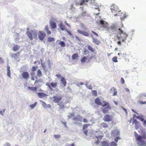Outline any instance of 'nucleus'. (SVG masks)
Segmentation results:
<instances>
[{
    "instance_id": "1",
    "label": "nucleus",
    "mask_w": 146,
    "mask_h": 146,
    "mask_svg": "<svg viewBox=\"0 0 146 146\" xmlns=\"http://www.w3.org/2000/svg\"><path fill=\"white\" fill-rule=\"evenodd\" d=\"M94 0H79L78 2H76V5H82L85 2H89V3L91 7L92 8H94L96 9H98L99 11V9L98 5H97V4L95 3Z\"/></svg>"
},
{
    "instance_id": "2",
    "label": "nucleus",
    "mask_w": 146,
    "mask_h": 146,
    "mask_svg": "<svg viewBox=\"0 0 146 146\" xmlns=\"http://www.w3.org/2000/svg\"><path fill=\"white\" fill-rule=\"evenodd\" d=\"M82 117L79 115H77L75 117H73V120L75 121L74 123V124L78 125H82V124L81 122L82 121Z\"/></svg>"
},
{
    "instance_id": "3",
    "label": "nucleus",
    "mask_w": 146,
    "mask_h": 146,
    "mask_svg": "<svg viewBox=\"0 0 146 146\" xmlns=\"http://www.w3.org/2000/svg\"><path fill=\"white\" fill-rule=\"evenodd\" d=\"M27 35L31 40H32L33 38L35 39L37 38L36 33L35 30L27 31Z\"/></svg>"
},
{
    "instance_id": "4",
    "label": "nucleus",
    "mask_w": 146,
    "mask_h": 146,
    "mask_svg": "<svg viewBox=\"0 0 146 146\" xmlns=\"http://www.w3.org/2000/svg\"><path fill=\"white\" fill-rule=\"evenodd\" d=\"M53 101L56 103H58L62 100V98L59 94H56V95L53 97Z\"/></svg>"
},
{
    "instance_id": "5",
    "label": "nucleus",
    "mask_w": 146,
    "mask_h": 146,
    "mask_svg": "<svg viewBox=\"0 0 146 146\" xmlns=\"http://www.w3.org/2000/svg\"><path fill=\"white\" fill-rule=\"evenodd\" d=\"M46 36V34L44 32L40 31L38 35V37L40 40H43Z\"/></svg>"
},
{
    "instance_id": "6",
    "label": "nucleus",
    "mask_w": 146,
    "mask_h": 146,
    "mask_svg": "<svg viewBox=\"0 0 146 146\" xmlns=\"http://www.w3.org/2000/svg\"><path fill=\"white\" fill-rule=\"evenodd\" d=\"M23 78L25 80H27L29 77V75L27 72L25 71L23 72L22 74Z\"/></svg>"
},
{
    "instance_id": "7",
    "label": "nucleus",
    "mask_w": 146,
    "mask_h": 146,
    "mask_svg": "<svg viewBox=\"0 0 146 146\" xmlns=\"http://www.w3.org/2000/svg\"><path fill=\"white\" fill-rule=\"evenodd\" d=\"M77 32L80 34H82L85 36H89L88 33L85 31H82L80 29H78L77 30Z\"/></svg>"
},
{
    "instance_id": "8",
    "label": "nucleus",
    "mask_w": 146,
    "mask_h": 146,
    "mask_svg": "<svg viewBox=\"0 0 146 146\" xmlns=\"http://www.w3.org/2000/svg\"><path fill=\"white\" fill-rule=\"evenodd\" d=\"M50 26L52 29H54L56 27V23L53 21H50L49 22Z\"/></svg>"
},
{
    "instance_id": "9",
    "label": "nucleus",
    "mask_w": 146,
    "mask_h": 146,
    "mask_svg": "<svg viewBox=\"0 0 146 146\" xmlns=\"http://www.w3.org/2000/svg\"><path fill=\"white\" fill-rule=\"evenodd\" d=\"M41 64L43 68L44 72L45 73H46L48 71V69L46 67V66L45 64V63L44 62L43 63L42 61L41 62Z\"/></svg>"
},
{
    "instance_id": "10",
    "label": "nucleus",
    "mask_w": 146,
    "mask_h": 146,
    "mask_svg": "<svg viewBox=\"0 0 146 146\" xmlns=\"http://www.w3.org/2000/svg\"><path fill=\"white\" fill-rule=\"evenodd\" d=\"M38 96L40 98H43L44 97H46L47 95L45 93H37Z\"/></svg>"
},
{
    "instance_id": "11",
    "label": "nucleus",
    "mask_w": 146,
    "mask_h": 146,
    "mask_svg": "<svg viewBox=\"0 0 146 146\" xmlns=\"http://www.w3.org/2000/svg\"><path fill=\"white\" fill-rule=\"evenodd\" d=\"M61 83H60L61 84H62L64 86H66V80L64 77H62L60 80Z\"/></svg>"
},
{
    "instance_id": "12",
    "label": "nucleus",
    "mask_w": 146,
    "mask_h": 146,
    "mask_svg": "<svg viewBox=\"0 0 146 146\" xmlns=\"http://www.w3.org/2000/svg\"><path fill=\"white\" fill-rule=\"evenodd\" d=\"M95 140L96 141L95 142V144L98 145L100 142V136H96L95 138Z\"/></svg>"
},
{
    "instance_id": "13",
    "label": "nucleus",
    "mask_w": 146,
    "mask_h": 146,
    "mask_svg": "<svg viewBox=\"0 0 146 146\" xmlns=\"http://www.w3.org/2000/svg\"><path fill=\"white\" fill-rule=\"evenodd\" d=\"M64 104L62 102H60L58 104V105L60 109H62L64 108V107L66 108L67 107L66 105H64Z\"/></svg>"
},
{
    "instance_id": "14",
    "label": "nucleus",
    "mask_w": 146,
    "mask_h": 146,
    "mask_svg": "<svg viewBox=\"0 0 146 146\" xmlns=\"http://www.w3.org/2000/svg\"><path fill=\"white\" fill-rule=\"evenodd\" d=\"M10 67L9 65L7 66V76L11 78V74H10Z\"/></svg>"
},
{
    "instance_id": "15",
    "label": "nucleus",
    "mask_w": 146,
    "mask_h": 146,
    "mask_svg": "<svg viewBox=\"0 0 146 146\" xmlns=\"http://www.w3.org/2000/svg\"><path fill=\"white\" fill-rule=\"evenodd\" d=\"M58 26L60 27L61 30L64 31L65 29L64 26L62 24L61 21L60 22V23L58 25Z\"/></svg>"
},
{
    "instance_id": "16",
    "label": "nucleus",
    "mask_w": 146,
    "mask_h": 146,
    "mask_svg": "<svg viewBox=\"0 0 146 146\" xmlns=\"http://www.w3.org/2000/svg\"><path fill=\"white\" fill-rule=\"evenodd\" d=\"M20 48V46L19 45H16L14 46L13 47V49L14 51L16 52Z\"/></svg>"
},
{
    "instance_id": "17",
    "label": "nucleus",
    "mask_w": 146,
    "mask_h": 146,
    "mask_svg": "<svg viewBox=\"0 0 146 146\" xmlns=\"http://www.w3.org/2000/svg\"><path fill=\"white\" fill-rule=\"evenodd\" d=\"M46 63H47L48 66V67H49V69H51V66L52 64V63L50 62V60L48 59L46 61Z\"/></svg>"
},
{
    "instance_id": "18",
    "label": "nucleus",
    "mask_w": 146,
    "mask_h": 146,
    "mask_svg": "<svg viewBox=\"0 0 146 146\" xmlns=\"http://www.w3.org/2000/svg\"><path fill=\"white\" fill-rule=\"evenodd\" d=\"M37 75L38 77H40L42 76V72L40 69H38L37 70Z\"/></svg>"
},
{
    "instance_id": "19",
    "label": "nucleus",
    "mask_w": 146,
    "mask_h": 146,
    "mask_svg": "<svg viewBox=\"0 0 146 146\" xmlns=\"http://www.w3.org/2000/svg\"><path fill=\"white\" fill-rule=\"evenodd\" d=\"M95 102L96 104L98 105H100V99L98 98H96L95 99Z\"/></svg>"
},
{
    "instance_id": "20",
    "label": "nucleus",
    "mask_w": 146,
    "mask_h": 146,
    "mask_svg": "<svg viewBox=\"0 0 146 146\" xmlns=\"http://www.w3.org/2000/svg\"><path fill=\"white\" fill-rule=\"evenodd\" d=\"M93 42L97 44H98L100 43V41L97 39L92 38Z\"/></svg>"
},
{
    "instance_id": "21",
    "label": "nucleus",
    "mask_w": 146,
    "mask_h": 146,
    "mask_svg": "<svg viewBox=\"0 0 146 146\" xmlns=\"http://www.w3.org/2000/svg\"><path fill=\"white\" fill-rule=\"evenodd\" d=\"M57 83L56 82L54 83L51 82L50 83V86L53 88H55L57 87Z\"/></svg>"
},
{
    "instance_id": "22",
    "label": "nucleus",
    "mask_w": 146,
    "mask_h": 146,
    "mask_svg": "<svg viewBox=\"0 0 146 146\" xmlns=\"http://www.w3.org/2000/svg\"><path fill=\"white\" fill-rule=\"evenodd\" d=\"M89 57V56H84L81 59V61L82 62H85L86 60Z\"/></svg>"
},
{
    "instance_id": "23",
    "label": "nucleus",
    "mask_w": 146,
    "mask_h": 146,
    "mask_svg": "<svg viewBox=\"0 0 146 146\" xmlns=\"http://www.w3.org/2000/svg\"><path fill=\"white\" fill-rule=\"evenodd\" d=\"M11 56L12 58H15V59L17 60V58L18 56L16 53L12 54H11Z\"/></svg>"
},
{
    "instance_id": "24",
    "label": "nucleus",
    "mask_w": 146,
    "mask_h": 146,
    "mask_svg": "<svg viewBox=\"0 0 146 146\" xmlns=\"http://www.w3.org/2000/svg\"><path fill=\"white\" fill-rule=\"evenodd\" d=\"M55 41L54 39L52 37H49L48 38L47 41L48 42H51L54 41Z\"/></svg>"
},
{
    "instance_id": "25",
    "label": "nucleus",
    "mask_w": 146,
    "mask_h": 146,
    "mask_svg": "<svg viewBox=\"0 0 146 146\" xmlns=\"http://www.w3.org/2000/svg\"><path fill=\"white\" fill-rule=\"evenodd\" d=\"M74 116V113H69V115H68V119H70L72 117Z\"/></svg>"
},
{
    "instance_id": "26",
    "label": "nucleus",
    "mask_w": 146,
    "mask_h": 146,
    "mask_svg": "<svg viewBox=\"0 0 146 146\" xmlns=\"http://www.w3.org/2000/svg\"><path fill=\"white\" fill-rule=\"evenodd\" d=\"M59 44L62 47H64L65 46V44L64 42L61 41L59 43Z\"/></svg>"
},
{
    "instance_id": "27",
    "label": "nucleus",
    "mask_w": 146,
    "mask_h": 146,
    "mask_svg": "<svg viewBox=\"0 0 146 146\" xmlns=\"http://www.w3.org/2000/svg\"><path fill=\"white\" fill-rule=\"evenodd\" d=\"M37 104V102H35L33 104L31 105L30 106L32 109H33L36 106Z\"/></svg>"
},
{
    "instance_id": "28",
    "label": "nucleus",
    "mask_w": 146,
    "mask_h": 146,
    "mask_svg": "<svg viewBox=\"0 0 146 146\" xmlns=\"http://www.w3.org/2000/svg\"><path fill=\"white\" fill-rule=\"evenodd\" d=\"M70 101L69 100H67L65 102L64 104L65 105L66 104H68L67 105V107H69L70 106V105L69 104H70Z\"/></svg>"
},
{
    "instance_id": "29",
    "label": "nucleus",
    "mask_w": 146,
    "mask_h": 146,
    "mask_svg": "<svg viewBox=\"0 0 146 146\" xmlns=\"http://www.w3.org/2000/svg\"><path fill=\"white\" fill-rule=\"evenodd\" d=\"M88 49L90 50L92 52H94V49L92 47L90 46H88Z\"/></svg>"
},
{
    "instance_id": "30",
    "label": "nucleus",
    "mask_w": 146,
    "mask_h": 146,
    "mask_svg": "<svg viewBox=\"0 0 146 146\" xmlns=\"http://www.w3.org/2000/svg\"><path fill=\"white\" fill-rule=\"evenodd\" d=\"M46 85L48 86L49 88L51 90L53 91V90L52 88L50 86V84L49 83L47 82L46 83Z\"/></svg>"
},
{
    "instance_id": "31",
    "label": "nucleus",
    "mask_w": 146,
    "mask_h": 146,
    "mask_svg": "<svg viewBox=\"0 0 146 146\" xmlns=\"http://www.w3.org/2000/svg\"><path fill=\"white\" fill-rule=\"evenodd\" d=\"M92 92L93 95L94 96H97V92L96 90H92Z\"/></svg>"
},
{
    "instance_id": "32",
    "label": "nucleus",
    "mask_w": 146,
    "mask_h": 146,
    "mask_svg": "<svg viewBox=\"0 0 146 146\" xmlns=\"http://www.w3.org/2000/svg\"><path fill=\"white\" fill-rule=\"evenodd\" d=\"M80 25L81 27L83 28L85 30H87V28L83 24H80Z\"/></svg>"
},
{
    "instance_id": "33",
    "label": "nucleus",
    "mask_w": 146,
    "mask_h": 146,
    "mask_svg": "<svg viewBox=\"0 0 146 146\" xmlns=\"http://www.w3.org/2000/svg\"><path fill=\"white\" fill-rule=\"evenodd\" d=\"M40 101L41 102V104L42 105V106L43 108H44L46 104L44 101L42 100H40Z\"/></svg>"
},
{
    "instance_id": "34",
    "label": "nucleus",
    "mask_w": 146,
    "mask_h": 146,
    "mask_svg": "<svg viewBox=\"0 0 146 146\" xmlns=\"http://www.w3.org/2000/svg\"><path fill=\"white\" fill-rule=\"evenodd\" d=\"M90 125V124H85L83 126V130H84L85 129L87 128L88 126H89Z\"/></svg>"
},
{
    "instance_id": "35",
    "label": "nucleus",
    "mask_w": 146,
    "mask_h": 146,
    "mask_svg": "<svg viewBox=\"0 0 146 146\" xmlns=\"http://www.w3.org/2000/svg\"><path fill=\"white\" fill-rule=\"evenodd\" d=\"M51 108V105L49 104H46L45 105V106L44 108L47 109V108Z\"/></svg>"
},
{
    "instance_id": "36",
    "label": "nucleus",
    "mask_w": 146,
    "mask_h": 146,
    "mask_svg": "<svg viewBox=\"0 0 146 146\" xmlns=\"http://www.w3.org/2000/svg\"><path fill=\"white\" fill-rule=\"evenodd\" d=\"M77 57V55L76 54H74L72 56V59L73 60H75Z\"/></svg>"
},
{
    "instance_id": "37",
    "label": "nucleus",
    "mask_w": 146,
    "mask_h": 146,
    "mask_svg": "<svg viewBox=\"0 0 146 146\" xmlns=\"http://www.w3.org/2000/svg\"><path fill=\"white\" fill-rule=\"evenodd\" d=\"M88 54H89V52L88 50H85L83 52V54L84 55H85Z\"/></svg>"
},
{
    "instance_id": "38",
    "label": "nucleus",
    "mask_w": 146,
    "mask_h": 146,
    "mask_svg": "<svg viewBox=\"0 0 146 146\" xmlns=\"http://www.w3.org/2000/svg\"><path fill=\"white\" fill-rule=\"evenodd\" d=\"M54 137L56 139H58L60 137V135H55L54 136Z\"/></svg>"
},
{
    "instance_id": "39",
    "label": "nucleus",
    "mask_w": 146,
    "mask_h": 146,
    "mask_svg": "<svg viewBox=\"0 0 146 146\" xmlns=\"http://www.w3.org/2000/svg\"><path fill=\"white\" fill-rule=\"evenodd\" d=\"M56 76L59 79L61 78V79L63 77L61 76V75L60 74H56Z\"/></svg>"
},
{
    "instance_id": "40",
    "label": "nucleus",
    "mask_w": 146,
    "mask_h": 146,
    "mask_svg": "<svg viewBox=\"0 0 146 146\" xmlns=\"http://www.w3.org/2000/svg\"><path fill=\"white\" fill-rule=\"evenodd\" d=\"M36 68L37 67H36L35 66H33L32 68V70L33 72L35 71L36 70Z\"/></svg>"
},
{
    "instance_id": "41",
    "label": "nucleus",
    "mask_w": 146,
    "mask_h": 146,
    "mask_svg": "<svg viewBox=\"0 0 146 146\" xmlns=\"http://www.w3.org/2000/svg\"><path fill=\"white\" fill-rule=\"evenodd\" d=\"M37 90V88L34 87H32V88L31 89V90H33L34 91H36Z\"/></svg>"
},
{
    "instance_id": "42",
    "label": "nucleus",
    "mask_w": 146,
    "mask_h": 146,
    "mask_svg": "<svg viewBox=\"0 0 146 146\" xmlns=\"http://www.w3.org/2000/svg\"><path fill=\"white\" fill-rule=\"evenodd\" d=\"M84 133L86 135H87V133H88V130L87 129H86V130H84Z\"/></svg>"
},
{
    "instance_id": "43",
    "label": "nucleus",
    "mask_w": 146,
    "mask_h": 146,
    "mask_svg": "<svg viewBox=\"0 0 146 146\" xmlns=\"http://www.w3.org/2000/svg\"><path fill=\"white\" fill-rule=\"evenodd\" d=\"M4 146H11V145L9 143H7L4 144Z\"/></svg>"
},
{
    "instance_id": "44",
    "label": "nucleus",
    "mask_w": 146,
    "mask_h": 146,
    "mask_svg": "<svg viewBox=\"0 0 146 146\" xmlns=\"http://www.w3.org/2000/svg\"><path fill=\"white\" fill-rule=\"evenodd\" d=\"M92 33L94 34V35L95 36H98V34L96 33L94 31H92Z\"/></svg>"
},
{
    "instance_id": "45",
    "label": "nucleus",
    "mask_w": 146,
    "mask_h": 146,
    "mask_svg": "<svg viewBox=\"0 0 146 146\" xmlns=\"http://www.w3.org/2000/svg\"><path fill=\"white\" fill-rule=\"evenodd\" d=\"M45 30L46 31L48 30V26H46L45 28Z\"/></svg>"
},
{
    "instance_id": "46",
    "label": "nucleus",
    "mask_w": 146,
    "mask_h": 146,
    "mask_svg": "<svg viewBox=\"0 0 146 146\" xmlns=\"http://www.w3.org/2000/svg\"><path fill=\"white\" fill-rule=\"evenodd\" d=\"M83 121L84 123H87L88 122L87 120L85 118L83 119Z\"/></svg>"
},
{
    "instance_id": "47",
    "label": "nucleus",
    "mask_w": 146,
    "mask_h": 146,
    "mask_svg": "<svg viewBox=\"0 0 146 146\" xmlns=\"http://www.w3.org/2000/svg\"><path fill=\"white\" fill-rule=\"evenodd\" d=\"M86 13L85 12H83L82 13V15L84 17L86 15Z\"/></svg>"
},
{
    "instance_id": "48",
    "label": "nucleus",
    "mask_w": 146,
    "mask_h": 146,
    "mask_svg": "<svg viewBox=\"0 0 146 146\" xmlns=\"http://www.w3.org/2000/svg\"><path fill=\"white\" fill-rule=\"evenodd\" d=\"M46 32L48 34H51V31L49 30L47 31Z\"/></svg>"
},
{
    "instance_id": "49",
    "label": "nucleus",
    "mask_w": 146,
    "mask_h": 146,
    "mask_svg": "<svg viewBox=\"0 0 146 146\" xmlns=\"http://www.w3.org/2000/svg\"><path fill=\"white\" fill-rule=\"evenodd\" d=\"M0 62L2 63H3L4 62L3 60L2 59V58L1 57H0Z\"/></svg>"
},
{
    "instance_id": "50",
    "label": "nucleus",
    "mask_w": 146,
    "mask_h": 146,
    "mask_svg": "<svg viewBox=\"0 0 146 146\" xmlns=\"http://www.w3.org/2000/svg\"><path fill=\"white\" fill-rule=\"evenodd\" d=\"M88 88L89 89H92V88L91 86H88V88Z\"/></svg>"
},
{
    "instance_id": "51",
    "label": "nucleus",
    "mask_w": 146,
    "mask_h": 146,
    "mask_svg": "<svg viewBox=\"0 0 146 146\" xmlns=\"http://www.w3.org/2000/svg\"><path fill=\"white\" fill-rule=\"evenodd\" d=\"M3 112L2 111H0V114L1 115H3Z\"/></svg>"
},
{
    "instance_id": "52",
    "label": "nucleus",
    "mask_w": 146,
    "mask_h": 146,
    "mask_svg": "<svg viewBox=\"0 0 146 146\" xmlns=\"http://www.w3.org/2000/svg\"><path fill=\"white\" fill-rule=\"evenodd\" d=\"M68 33H69V34L70 35H72V34H71V33L69 31H68Z\"/></svg>"
},
{
    "instance_id": "53",
    "label": "nucleus",
    "mask_w": 146,
    "mask_h": 146,
    "mask_svg": "<svg viewBox=\"0 0 146 146\" xmlns=\"http://www.w3.org/2000/svg\"><path fill=\"white\" fill-rule=\"evenodd\" d=\"M28 89H29V90H31L32 87H28Z\"/></svg>"
},
{
    "instance_id": "54",
    "label": "nucleus",
    "mask_w": 146,
    "mask_h": 146,
    "mask_svg": "<svg viewBox=\"0 0 146 146\" xmlns=\"http://www.w3.org/2000/svg\"><path fill=\"white\" fill-rule=\"evenodd\" d=\"M65 23H66V25H67V26H70V25H69L67 23L66 21H65Z\"/></svg>"
},
{
    "instance_id": "55",
    "label": "nucleus",
    "mask_w": 146,
    "mask_h": 146,
    "mask_svg": "<svg viewBox=\"0 0 146 146\" xmlns=\"http://www.w3.org/2000/svg\"><path fill=\"white\" fill-rule=\"evenodd\" d=\"M31 80H35V79H34V77H32V78H31Z\"/></svg>"
},
{
    "instance_id": "56",
    "label": "nucleus",
    "mask_w": 146,
    "mask_h": 146,
    "mask_svg": "<svg viewBox=\"0 0 146 146\" xmlns=\"http://www.w3.org/2000/svg\"><path fill=\"white\" fill-rule=\"evenodd\" d=\"M84 84V83L83 82H80V84L82 85H83Z\"/></svg>"
},
{
    "instance_id": "57",
    "label": "nucleus",
    "mask_w": 146,
    "mask_h": 146,
    "mask_svg": "<svg viewBox=\"0 0 146 146\" xmlns=\"http://www.w3.org/2000/svg\"><path fill=\"white\" fill-rule=\"evenodd\" d=\"M64 30H65L67 32H68V31H68V30H67V29L65 28V29Z\"/></svg>"
},
{
    "instance_id": "58",
    "label": "nucleus",
    "mask_w": 146,
    "mask_h": 146,
    "mask_svg": "<svg viewBox=\"0 0 146 146\" xmlns=\"http://www.w3.org/2000/svg\"><path fill=\"white\" fill-rule=\"evenodd\" d=\"M99 14H100V13H99V12H98V13H96V15H98Z\"/></svg>"
},
{
    "instance_id": "59",
    "label": "nucleus",
    "mask_w": 146,
    "mask_h": 146,
    "mask_svg": "<svg viewBox=\"0 0 146 146\" xmlns=\"http://www.w3.org/2000/svg\"><path fill=\"white\" fill-rule=\"evenodd\" d=\"M64 126L65 127H66V123H64Z\"/></svg>"
},
{
    "instance_id": "60",
    "label": "nucleus",
    "mask_w": 146,
    "mask_h": 146,
    "mask_svg": "<svg viewBox=\"0 0 146 146\" xmlns=\"http://www.w3.org/2000/svg\"><path fill=\"white\" fill-rule=\"evenodd\" d=\"M85 85L86 86V87L87 88H88V85H87V84H86Z\"/></svg>"
},
{
    "instance_id": "61",
    "label": "nucleus",
    "mask_w": 146,
    "mask_h": 146,
    "mask_svg": "<svg viewBox=\"0 0 146 146\" xmlns=\"http://www.w3.org/2000/svg\"><path fill=\"white\" fill-rule=\"evenodd\" d=\"M99 22L100 24V20H99Z\"/></svg>"
},
{
    "instance_id": "62",
    "label": "nucleus",
    "mask_w": 146,
    "mask_h": 146,
    "mask_svg": "<svg viewBox=\"0 0 146 146\" xmlns=\"http://www.w3.org/2000/svg\"><path fill=\"white\" fill-rule=\"evenodd\" d=\"M20 54V53H19V52H17V54Z\"/></svg>"
},
{
    "instance_id": "63",
    "label": "nucleus",
    "mask_w": 146,
    "mask_h": 146,
    "mask_svg": "<svg viewBox=\"0 0 146 146\" xmlns=\"http://www.w3.org/2000/svg\"><path fill=\"white\" fill-rule=\"evenodd\" d=\"M38 82V81L37 80H36L35 81V83H36V82Z\"/></svg>"
},
{
    "instance_id": "64",
    "label": "nucleus",
    "mask_w": 146,
    "mask_h": 146,
    "mask_svg": "<svg viewBox=\"0 0 146 146\" xmlns=\"http://www.w3.org/2000/svg\"><path fill=\"white\" fill-rule=\"evenodd\" d=\"M46 129H45V130L44 131V133H45V132L46 131Z\"/></svg>"
}]
</instances>
